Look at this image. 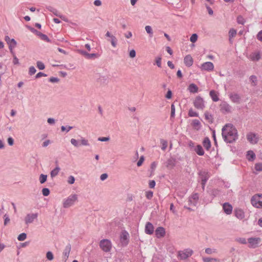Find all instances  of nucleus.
Returning a JSON list of instances; mask_svg holds the SVG:
<instances>
[{
	"mask_svg": "<svg viewBox=\"0 0 262 262\" xmlns=\"http://www.w3.org/2000/svg\"><path fill=\"white\" fill-rule=\"evenodd\" d=\"M38 217V213H32V214H27L25 219V222L26 224L28 225L29 224H31L33 223L34 220L36 219Z\"/></svg>",
	"mask_w": 262,
	"mask_h": 262,
	"instance_id": "f8f14e48",
	"label": "nucleus"
},
{
	"mask_svg": "<svg viewBox=\"0 0 262 262\" xmlns=\"http://www.w3.org/2000/svg\"><path fill=\"white\" fill-rule=\"evenodd\" d=\"M188 115L190 117H197L199 116V114L197 112L194 111L192 108H190L189 110Z\"/></svg>",
	"mask_w": 262,
	"mask_h": 262,
	"instance_id": "e433bc0d",
	"label": "nucleus"
},
{
	"mask_svg": "<svg viewBox=\"0 0 262 262\" xmlns=\"http://www.w3.org/2000/svg\"><path fill=\"white\" fill-rule=\"evenodd\" d=\"M71 250V245L70 244H68L65 247V249L63 252V258L64 260V262H66L67 261V260L68 259V258L69 256V254H70Z\"/></svg>",
	"mask_w": 262,
	"mask_h": 262,
	"instance_id": "f3484780",
	"label": "nucleus"
},
{
	"mask_svg": "<svg viewBox=\"0 0 262 262\" xmlns=\"http://www.w3.org/2000/svg\"><path fill=\"white\" fill-rule=\"evenodd\" d=\"M97 82L100 85H106L109 82V77L107 75L98 74Z\"/></svg>",
	"mask_w": 262,
	"mask_h": 262,
	"instance_id": "1a4fd4ad",
	"label": "nucleus"
},
{
	"mask_svg": "<svg viewBox=\"0 0 262 262\" xmlns=\"http://www.w3.org/2000/svg\"><path fill=\"white\" fill-rule=\"evenodd\" d=\"M47 175L41 174L39 176V182L41 184H43L47 181Z\"/></svg>",
	"mask_w": 262,
	"mask_h": 262,
	"instance_id": "a19ab883",
	"label": "nucleus"
},
{
	"mask_svg": "<svg viewBox=\"0 0 262 262\" xmlns=\"http://www.w3.org/2000/svg\"><path fill=\"white\" fill-rule=\"evenodd\" d=\"M209 95L212 99V100L214 102H217L219 100V98L217 95L216 94V92L214 90H211L210 91Z\"/></svg>",
	"mask_w": 262,
	"mask_h": 262,
	"instance_id": "c85d7f7f",
	"label": "nucleus"
},
{
	"mask_svg": "<svg viewBox=\"0 0 262 262\" xmlns=\"http://www.w3.org/2000/svg\"><path fill=\"white\" fill-rule=\"evenodd\" d=\"M200 69L202 71H212L213 70L214 65L211 62H205L201 64Z\"/></svg>",
	"mask_w": 262,
	"mask_h": 262,
	"instance_id": "9b49d317",
	"label": "nucleus"
},
{
	"mask_svg": "<svg viewBox=\"0 0 262 262\" xmlns=\"http://www.w3.org/2000/svg\"><path fill=\"white\" fill-rule=\"evenodd\" d=\"M203 145L204 148L209 150L211 147V142L209 138L207 137H205L203 141Z\"/></svg>",
	"mask_w": 262,
	"mask_h": 262,
	"instance_id": "b1692460",
	"label": "nucleus"
},
{
	"mask_svg": "<svg viewBox=\"0 0 262 262\" xmlns=\"http://www.w3.org/2000/svg\"><path fill=\"white\" fill-rule=\"evenodd\" d=\"M49 81L51 82H58L59 81V79L57 77H51L50 78Z\"/></svg>",
	"mask_w": 262,
	"mask_h": 262,
	"instance_id": "69168bd1",
	"label": "nucleus"
},
{
	"mask_svg": "<svg viewBox=\"0 0 262 262\" xmlns=\"http://www.w3.org/2000/svg\"><path fill=\"white\" fill-rule=\"evenodd\" d=\"M175 116V106L173 104L171 105V114L170 118H174Z\"/></svg>",
	"mask_w": 262,
	"mask_h": 262,
	"instance_id": "864d4df0",
	"label": "nucleus"
},
{
	"mask_svg": "<svg viewBox=\"0 0 262 262\" xmlns=\"http://www.w3.org/2000/svg\"><path fill=\"white\" fill-rule=\"evenodd\" d=\"M223 210L227 214H230L232 211V206L228 203H225L223 206Z\"/></svg>",
	"mask_w": 262,
	"mask_h": 262,
	"instance_id": "aec40b11",
	"label": "nucleus"
},
{
	"mask_svg": "<svg viewBox=\"0 0 262 262\" xmlns=\"http://www.w3.org/2000/svg\"><path fill=\"white\" fill-rule=\"evenodd\" d=\"M246 22L245 19L242 15H239L237 17V23L238 24L244 25Z\"/></svg>",
	"mask_w": 262,
	"mask_h": 262,
	"instance_id": "79ce46f5",
	"label": "nucleus"
},
{
	"mask_svg": "<svg viewBox=\"0 0 262 262\" xmlns=\"http://www.w3.org/2000/svg\"><path fill=\"white\" fill-rule=\"evenodd\" d=\"M161 144H162V147L161 149L163 150H165L167 147V141L164 140V139H161L160 140Z\"/></svg>",
	"mask_w": 262,
	"mask_h": 262,
	"instance_id": "37998d69",
	"label": "nucleus"
},
{
	"mask_svg": "<svg viewBox=\"0 0 262 262\" xmlns=\"http://www.w3.org/2000/svg\"><path fill=\"white\" fill-rule=\"evenodd\" d=\"M12 56H13V63L14 64H19V60H18V59L17 58V57L16 56L14 51H13V53H11Z\"/></svg>",
	"mask_w": 262,
	"mask_h": 262,
	"instance_id": "09e8293b",
	"label": "nucleus"
},
{
	"mask_svg": "<svg viewBox=\"0 0 262 262\" xmlns=\"http://www.w3.org/2000/svg\"><path fill=\"white\" fill-rule=\"evenodd\" d=\"M247 139L252 144H256L258 142V139L255 134L250 133L247 135Z\"/></svg>",
	"mask_w": 262,
	"mask_h": 262,
	"instance_id": "4468645a",
	"label": "nucleus"
},
{
	"mask_svg": "<svg viewBox=\"0 0 262 262\" xmlns=\"http://www.w3.org/2000/svg\"><path fill=\"white\" fill-rule=\"evenodd\" d=\"M236 34V30L234 29H231L229 31V41L231 42V38L234 37Z\"/></svg>",
	"mask_w": 262,
	"mask_h": 262,
	"instance_id": "c9c22d12",
	"label": "nucleus"
},
{
	"mask_svg": "<svg viewBox=\"0 0 262 262\" xmlns=\"http://www.w3.org/2000/svg\"><path fill=\"white\" fill-rule=\"evenodd\" d=\"M73 128V126H67V127L64 126H61V130L62 132L66 130L67 132H69L71 129Z\"/></svg>",
	"mask_w": 262,
	"mask_h": 262,
	"instance_id": "5fc2aeb1",
	"label": "nucleus"
},
{
	"mask_svg": "<svg viewBox=\"0 0 262 262\" xmlns=\"http://www.w3.org/2000/svg\"><path fill=\"white\" fill-rule=\"evenodd\" d=\"M192 125L194 127H198V129H199L201 127V122L199 120H193L192 122Z\"/></svg>",
	"mask_w": 262,
	"mask_h": 262,
	"instance_id": "ea45409f",
	"label": "nucleus"
},
{
	"mask_svg": "<svg viewBox=\"0 0 262 262\" xmlns=\"http://www.w3.org/2000/svg\"><path fill=\"white\" fill-rule=\"evenodd\" d=\"M255 169L258 171H262V163H258L255 164Z\"/></svg>",
	"mask_w": 262,
	"mask_h": 262,
	"instance_id": "8fccbe9b",
	"label": "nucleus"
},
{
	"mask_svg": "<svg viewBox=\"0 0 262 262\" xmlns=\"http://www.w3.org/2000/svg\"><path fill=\"white\" fill-rule=\"evenodd\" d=\"M194 106L198 110H203L205 107V101L200 96H198L193 102Z\"/></svg>",
	"mask_w": 262,
	"mask_h": 262,
	"instance_id": "7ed1b4c3",
	"label": "nucleus"
},
{
	"mask_svg": "<svg viewBox=\"0 0 262 262\" xmlns=\"http://www.w3.org/2000/svg\"><path fill=\"white\" fill-rule=\"evenodd\" d=\"M71 143L75 147H78L79 146L78 142L75 139H72L71 140Z\"/></svg>",
	"mask_w": 262,
	"mask_h": 262,
	"instance_id": "0e129e2a",
	"label": "nucleus"
},
{
	"mask_svg": "<svg viewBox=\"0 0 262 262\" xmlns=\"http://www.w3.org/2000/svg\"><path fill=\"white\" fill-rule=\"evenodd\" d=\"M222 136L227 143H232L238 138L237 130L231 123L226 124L222 129Z\"/></svg>",
	"mask_w": 262,
	"mask_h": 262,
	"instance_id": "f257e3e1",
	"label": "nucleus"
},
{
	"mask_svg": "<svg viewBox=\"0 0 262 262\" xmlns=\"http://www.w3.org/2000/svg\"><path fill=\"white\" fill-rule=\"evenodd\" d=\"M154 227L153 225L150 222L146 223L145 228V232L147 234L151 235L154 233Z\"/></svg>",
	"mask_w": 262,
	"mask_h": 262,
	"instance_id": "dca6fc26",
	"label": "nucleus"
},
{
	"mask_svg": "<svg viewBox=\"0 0 262 262\" xmlns=\"http://www.w3.org/2000/svg\"><path fill=\"white\" fill-rule=\"evenodd\" d=\"M75 178L72 176H70L69 178H68V182L70 184H73L75 182Z\"/></svg>",
	"mask_w": 262,
	"mask_h": 262,
	"instance_id": "e2e57ef3",
	"label": "nucleus"
},
{
	"mask_svg": "<svg viewBox=\"0 0 262 262\" xmlns=\"http://www.w3.org/2000/svg\"><path fill=\"white\" fill-rule=\"evenodd\" d=\"M246 158L249 161H253L255 159V154L252 150H249L247 152Z\"/></svg>",
	"mask_w": 262,
	"mask_h": 262,
	"instance_id": "bb28decb",
	"label": "nucleus"
},
{
	"mask_svg": "<svg viewBox=\"0 0 262 262\" xmlns=\"http://www.w3.org/2000/svg\"><path fill=\"white\" fill-rule=\"evenodd\" d=\"M99 246L104 252H109L112 249V244L110 240L108 239H103L100 241Z\"/></svg>",
	"mask_w": 262,
	"mask_h": 262,
	"instance_id": "f03ea898",
	"label": "nucleus"
},
{
	"mask_svg": "<svg viewBox=\"0 0 262 262\" xmlns=\"http://www.w3.org/2000/svg\"><path fill=\"white\" fill-rule=\"evenodd\" d=\"M111 42L112 45L114 47H116L117 46V39L116 37L115 36L113 35L112 36H111Z\"/></svg>",
	"mask_w": 262,
	"mask_h": 262,
	"instance_id": "a18cd8bd",
	"label": "nucleus"
},
{
	"mask_svg": "<svg viewBox=\"0 0 262 262\" xmlns=\"http://www.w3.org/2000/svg\"><path fill=\"white\" fill-rule=\"evenodd\" d=\"M188 90L190 93H196L198 92L199 88L194 83H191L189 84L188 88Z\"/></svg>",
	"mask_w": 262,
	"mask_h": 262,
	"instance_id": "393cba45",
	"label": "nucleus"
},
{
	"mask_svg": "<svg viewBox=\"0 0 262 262\" xmlns=\"http://www.w3.org/2000/svg\"><path fill=\"white\" fill-rule=\"evenodd\" d=\"M204 262H220V259L215 258L204 257L203 258Z\"/></svg>",
	"mask_w": 262,
	"mask_h": 262,
	"instance_id": "473e14b6",
	"label": "nucleus"
},
{
	"mask_svg": "<svg viewBox=\"0 0 262 262\" xmlns=\"http://www.w3.org/2000/svg\"><path fill=\"white\" fill-rule=\"evenodd\" d=\"M257 38L258 40L262 42V30L260 31L257 35Z\"/></svg>",
	"mask_w": 262,
	"mask_h": 262,
	"instance_id": "774afa93",
	"label": "nucleus"
},
{
	"mask_svg": "<svg viewBox=\"0 0 262 262\" xmlns=\"http://www.w3.org/2000/svg\"><path fill=\"white\" fill-rule=\"evenodd\" d=\"M36 71V70L35 68H34V67L31 66L29 68V74L30 75H32L35 73Z\"/></svg>",
	"mask_w": 262,
	"mask_h": 262,
	"instance_id": "bf43d9fd",
	"label": "nucleus"
},
{
	"mask_svg": "<svg viewBox=\"0 0 262 262\" xmlns=\"http://www.w3.org/2000/svg\"><path fill=\"white\" fill-rule=\"evenodd\" d=\"M198 39V35L196 34H193L190 38V41L193 43L195 42Z\"/></svg>",
	"mask_w": 262,
	"mask_h": 262,
	"instance_id": "6e6d98bb",
	"label": "nucleus"
},
{
	"mask_svg": "<svg viewBox=\"0 0 262 262\" xmlns=\"http://www.w3.org/2000/svg\"><path fill=\"white\" fill-rule=\"evenodd\" d=\"M26 238H27L26 233H22L18 236L17 239L19 241H24V240H25L26 239Z\"/></svg>",
	"mask_w": 262,
	"mask_h": 262,
	"instance_id": "c03bdc74",
	"label": "nucleus"
},
{
	"mask_svg": "<svg viewBox=\"0 0 262 262\" xmlns=\"http://www.w3.org/2000/svg\"><path fill=\"white\" fill-rule=\"evenodd\" d=\"M50 190L49 188H44L42 189V193L43 196H47L50 194Z\"/></svg>",
	"mask_w": 262,
	"mask_h": 262,
	"instance_id": "3c124183",
	"label": "nucleus"
},
{
	"mask_svg": "<svg viewBox=\"0 0 262 262\" xmlns=\"http://www.w3.org/2000/svg\"><path fill=\"white\" fill-rule=\"evenodd\" d=\"M220 193V191L216 189H213L210 191V195L212 196V199H213L215 197L217 196Z\"/></svg>",
	"mask_w": 262,
	"mask_h": 262,
	"instance_id": "f704fd0d",
	"label": "nucleus"
},
{
	"mask_svg": "<svg viewBox=\"0 0 262 262\" xmlns=\"http://www.w3.org/2000/svg\"><path fill=\"white\" fill-rule=\"evenodd\" d=\"M46 9L50 11L51 12L53 13L55 15L57 16H58L60 18L63 19V18L64 17L63 16H61V15H60L59 13H58V10L55 9V8H54L52 6H46Z\"/></svg>",
	"mask_w": 262,
	"mask_h": 262,
	"instance_id": "5701e85b",
	"label": "nucleus"
},
{
	"mask_svg": "<svg viewBox=\"0 0 262 262\" xmlns=\"http://www.w3.org/2000/svg\"><path fill=\"white\" fill-rule=\"evenodd\" d=\"M144 156H142L140 157L139 160L137 162V166H139V167L141 166L142 163H143V161H144Z\"/></svg>",
	"mask_w": 262,
	"mask_h": 262,
	"instance_id": "338daca9",
	"label": "nucleus"
},
{
	"mask_svg": "<svg viewBox=\"0 0 262 262\" xmlns=\"http://www.w3.org/2000/svg\"><path fill=\"white\" fill-rule=\"evenodd\" d=\"M128 233L126 231L121 232L120 235V241L123 246H126L128 243Z\"/></svg>",
	"mask_w": 262,
	"mask_h": 262,
	"instance_id": "ddd939ff",
	"label": "nucleus"
},
{
	"mask_svg": "<svg viewBox=\"0 0 262 262\" xmlns=\"http://www.w3.org/2000/svg\"><path fill=\"white\" fill-rule=\"evenodd\" d=\"M193 254V251L190 249H186L183 251L179 252L178 256L181 259L185 260L191 256Z\"/></svg>",
	"mask_w": 262,
	"mask_h": 262,
	"instance_id": "423d86ee",
	"label": "nucleus"
},
{
	"mask_svg": "<svg viewBox=\"0 0 262 262\" xmlns=\"http://www.w3.org/2000/svg\"><path fill=\"white\" fill-rule=\"evenodd\" d=\"M230 98L233 102H238L240 97L237 94H231L230 95Z\"/></svg>",
	"mask_w": 262,
	"mask_h": 262,
	"instance_id": "c756f323",
	"label": "nucleus"
},
{
	"mask_svg": "<svg viewBox=\"0 0 262 262\" xmlns=\"http://www.w3.org/2000/svg\"><path fill=\"white\" fill-rule=\"evenodd\" d=\"M153 196V192L151 191H148L146 192V197L147 199L150 200Z\"/></svg>",
	"mask_w": 262,
	"mask_h": 262,
	"instance_id": "13d9d810",
	"label": "nucleus"
},
{
	"mask_svg": "<svg viewBox=\"0 0 262 262\" xmlns=\"http://www.w3.org/2000/svg\"><path fill=\"white\" fill-rule=\"evenodd\" d=\"M5 40L9 45V49L11 53H13V49L16 47L17 42L13 38L10 39L8 36L5 37Z\"/></svg>",
	"mask_w": 262,
	"mask_h": 262,
	"instance_id": "6e6552de",
	"label": "nucleus"
},
{
	"mask_svg": "<svg viewBox=\"0 0 262 262\" xmlns=\"http://www.w3.org/2000/svg\"><path fill=\"white\" fill-rule=\"evenodd\" d=\"M60 169L58 166L56 167L54 169H53L51 171V173H50L51 177L52 178H53V177H55V176H56L58 174V173L60 171Z\"/></svg>",
	"mask_w": 262,
	"mask_h": 262,
	"instance_id": "2f4dec72",
	"label": "nucleus"
},
{
	"mask_svg": "<svg viewBox=\"0 0 262 262\" xmlns=\"http://www.w3.org/2000/svg\"><path fill=\"white\" fill-rule=\"evenodd\" d=\"M250 81L252 82V83H253V85H256V82H257V77L255 75H252L250 77Z\"/></svg>",
	"mask_w": 262,
	"mask_h": 262,
	"instance_id": "de8ad7c7",
	"label": "nucleus"
},
{
	"mask_svg": "<svg viewBox=\"0 0 262 262\" xmlns=\"http://www.w3.org/2000/svg\"><path fill=\"white\" fill-rule=\"evenodd\" d=\"M77 200V195L76 194L70 195L63 202V206L67 208L73 205Z\"/></svg>",
	"mask_w": 262,
	"mask_h": 262,
	"instance_id": "39448f33",
	"label": "nucleus"
},
{
	"mask_svg": "<svg viewBox=\"0 0 262 262\" xmlns=\"http://www.w3.org/2000/svg\"><path fill=\"white\" fill-rule=\"evenodd\" d=\"M196 154L199 156H203L204 155V151L203 147L200 145H198L195 149Z\"/></svg>",
	"mask_w": 262,
	"mask_h": 262,
	"instance_id": "7c9ffc66",
	"label": "nucleus"
},
{
	"mask_svg": "<svg viewBox=\"0 0 262 262\" xmlns=\"http://www.w3.org/2000/svg\"><path fill=\"white\" fill-rule=\"evenodd\" d=\"M252 205L256 208H262V194H255L251 200Z\"/></svg>",
	"mask_w": 262,
	"mask_h": 262,
	"instance_id": "20e7f679",
	"label": "nucleus"
},
{
	"mask_svg": "<svg viewBox=\"0 0 262 262\" xmlns=\"http://www.w3.org/2000/svg\"><path fill=\"white\" fill-rule=\"evenodd\" d=\"M234 213L235 216L239 220H242L245 217V213L241 209H235Z\"/></svg>",
	"mask_w": 262,
	"mask_h": 262,
	"instance_id": "412c9836",
	"label": "nucleus"
},
{
	"mask_svg": "<svg viewBox=\"0 0 262 262\" xmlns=\"http://www.w3.org/2000/svg\"><path fill=\"white\" fill-rule=\"evenodd\" d=\"M38 36L42 40L46 41L48 42H51V40L49 38V37L46 34H42V33H40Z\"/></svg>",
	"mask_w": 262,
	"mask_h": 262,
	"instance_id": "4c0bfd02",
	"label": "nucleus"
},
{
	"mask_svg": "<svg viewBox=\"0 0 262 262\" xmlns=\"http://www.w3.org/2000/svg\"><path fill=\"white\" fill-rule=\"evenodd\" d=\"M176 159L173 158H170L167 160L166 162V167L168 168H172L176 165Z\"/></svg>",
	"mask_w": 262,
	"mask_h": 262,
	"instance_id": "a878e982",
	"label": "nucleus"
},
{
	"mask_svg": "<svg viewBox=\"0 0 262 262\" xmlns=\"http://www.w3.org/2000/svg\"><path fill=\"white\" fill-rule=\"evenodd\" d=\"M81 145H85V146H89V142H88V140L83 138H82L81 140Z\"/></svg>",
	"mask_w": 262,
	"mask_h": 262,
	"instance_id": "680f3d73",
	"label": "nucleus"
},
{
	"mask_svg": "<svg viewBox=\"0 0 262 262\" xmlns=\"http://www.w3.org/2000/svg\"><path fill=\"white\" fill-rule=\"evenodd\" d=\"M155 234L158 238L163 237L165 235V230L163 227H159L155 230Z\"/></svg>",
	"mask_w": 262,
	"mask_h": 262,
	"instance_id": "2eb2a0df",
	"label": "nucleus"
},
{
	"mask_svg": "<svg viewBox=\"0 0 262 262\" xmlns=\"http://www.w3.org/2000/svg\"><path fill=\"white\" fill-rule=\"evenodd\" d=\"M221 110L223 113H229L231 110V106L226 102H223L221 104Z\"/></svg>",
	"mask_w": 262,
	"mask_h": 262,
	"instance_id": "a211bd4d",
	"label": "nucleus"
},
{
	"mask_svg": "<svg viewBox=\"0 0 262 262\" xmlns=\"http://www.w3.org/2000/svg\"><path fill=\"white\" fill-rule=\"evenodd\" d=\"M236 241L237 242H238V243L242 244H247V241L245 238L239 237V238H236Z\"/></svg>",
	"mask_w": 262,
	"mask_h": 262,
	"instance_id": "4d7b16f0",
	"label": "nucleus"
},
{
	"mask_svg": "<svg viewBox=\"0 0 262 262\" xmlns=\"http://www.w3.org/2000/svg\"><path fill=\"white\" fill-rule=\"evenodd\" d=\"M199 174L201 179V184L202 189L203 190L205 189V186L207 180L209 179V177L207 176V173L204 171H201L199 172Z\"/></svg>",
	"mask_w": 262,
	"mask_h": 262,
	"instance_id": "9d476101",
	"label": "nucleus"
},
{
	"mask_svg": "<svg viewBox=\"0 0 262 262\" xmlns=\"http://www.w3.org/2000/svg\"><path fill=\"white\" fill-rule=\"evenodd\" d=\"M161 59L162 58L161 57H158L156 59V64L159 68L161 67Z\"/></svg>",
	"mask_w": 262,
	"mask_h": 262,
	"instance_id": "052dcab7",
	"label": "nucleus"
},
{
	"mask_svg": "<svg viewBox=\"0 0 262 262\" xmlns=\"http://www.w3.org/2000/svg\"><path fill=\"white\" fill-rule=\"evenodd\" d=\"M260 58L261 56L259 52L253 53L251 57L252 60L255 61H258Z\"/></svg>",
	"mask_w": 262,
	"mask_h": 262,
	"instance_id": "72a5a7b5",
	"label": "nucleus"
},
{
	"mask_svg": "<svg viewBox=\"0 0 262 262\" xmlns=\"http://www.w3.org/2000/svg\"><path fill=\"white\" fill-rule=\"evenodd\" d=\"M47 258L49 260H52L54 258L53 254L52 252L48 251L46 254Z\"/></svg>",
	"mask_w": 262,
	"mask_h": 262,
	"instance_id": "603ef678",
	"label": "nucleus"
},
{
	"mask_svg": "<svg viewBox=\"0 0 262 262\" xmlns=\"http://www.w3.org/2000/svg\"><path fill=\"white\" fill-rule=\"evenodd\" d=\"M261 241L259 237H250L248 239V242L249 244V248H255L258 246Z\"/></svg>",
	"mask_w": 262,
	"mask_h": 262,
	"instance_id": "0eeeda50",
	"label": "nucleus"
},
{
	"mask_svg": "<svg viewBox=\"0 0 262 262\" xmlns=\"http://www.w3.org/2000/svg\"><path fill=\"white\" fill-rule=\"evenodd\" d=\"M184 62L187 67H191L192 65L193 62V59H192V57L191 56V55H186L184 57Z\"/></svg>",
	"mask_w": 262,
	"mask_h": 262,
	"instance_id": "6ab92c4d",
	"label": "nucleus"
},
{
	"mask_svg": "<svg viewBox=\"0 0 262 262\" xmlns=\"http://www.w3.org/2000/svg\"><path fill=\"white\" fill-rule=\"evenodd\" d=\"M36 64H37V67L39 70H43L45 68L44 63L41 61H38L36 63Z\"/></svg>",
	"mask_w": 262,
	"mask_h": 262,
	"instance_id": "49530a36",
	"label": "nucleus"
},
{
	"mask_svg": "<svg viewBox=\"0 0 262 262\" xmlns=\"http://www.w3.org/2000/svg\"><path fill=\"white\" fill-rule=\"evenodd\" d=\"M205 119L210 123H212L214 121L213 115L210 114L208 111H206L204 113Z\"/></svg>",
	"mask_w": 262,
	"mask_h": 262,
	"instance_id": "cd10ccee",
	"label": "nucleus"
},
{
	"mask_svg": "<svg viewBox=\"0 0 262 262\" xmlns=\"http://www.w3.org/2000/svg\"><path fill=\"white\" fill-rule=\"evenodd\" d=\"M199 195L198 193H193L189 199V201L191 204H193L195 205L199 200Z\"/></svg>",
	"mask_w": 262,
	"mask_h": 262,
	"instance_id": "4be33fe9",
	"label": "nucleus"
},
{
	"mask_svg": "<svg viewBox=\"0 0 262 262\" xmlns=\"http://www.w3.org/2000/svg\"><path fill=\"white\" fill-rule=\"evenodd\" d=\"M145 29L146 32L149 35V37H152L153 36V31L151 27L150 26H145Z\"/></svg>",
	"mask_w": 262,
	"mask_h": 262,
	"instance_id": "58836bf2",
	"label": "nucleus"
}]
</instances>
